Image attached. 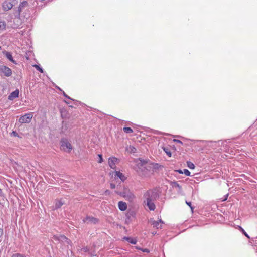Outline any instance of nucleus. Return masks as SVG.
Wrapping results in <instances>:
<instances>
[{"label":"nucleus","instance_id":"nucleus-1","mask_svg":"<svg viewBox=\"0 0 257 257\" xmlns=\"http://www.w3.org/2000/svg\"><path fill=\"white\" fill-rule=\"evenodd\" d=\"M159 196V193L156 189H150L144 195V203L150 210H154L156 208L154 201Z\"/></svg>","mask_w":257,"mask_h":257},{"label":"nucleus","instance_id":"nucleus-2","mask_svg":"<svg viewBox=\"0 0 257 257\" xmlns=\"http://www.w3.org/2000/svg\"><path fill=\"white\" fill-rule=\"evenodd\" d=\"M149 167H150L147 161L139 159L136 161L134 168L139 175L145 176L147 174Z\"/></svg>","mask_w":257,"mask_h":257},{"label":"nucleus","instance_id":"nucleus-3","mask_svg":"<svg viewBox=\"0 0 257 257\" xmlns=\"http://www.w3.org/2000/svg\"><path fill=\"white\" fill-rule=\"evenodd\" d=\"M117 194L124 197L126 200L130 202L133 201L135 198L134 194L130 191V189L124 187L122 192H119L117 191H115Z\"/></svg>","mask_w":257,"mask_h":257},{"label":"nucleus","instance_id":"nucleus-4","mask_svg":"<svg viewBox=\"0 0 257 257\" xmlns=\"http://www.w3.org/2000/svg\"><path fill=\"white\" fill-rule=\"evenodd\" d=\"M53 238L56 241H58V243H63L64 245L68 246L71 243V240L64 235H55L53 236Z\"/></svg>","mask_w":257,"mask_h":257},{"label":"nucleus","instance_id":"nucleus-5","mask_svg":"<svg viewBox=\"0 0 257 257\" xmlns=\"http://www.w3.org/2000/svg\"><path fill=\"white\" fill-rule=\"evenodd\" d=\"M61 147L66 152H70L72 150V147L70 143L66 138H62L60 141Z\"/></svg>","mask_w":257,"mask_h":257},{"label":"nucleus","instance_id":"nucleus-6","mask_svg":"<svg viewBox=\"0 0 257 257\" xmlns=\"http://www.w3.org/2000/svg\"><path fill=\"white\" fill-rule=\"evenodd\" d=\"M17 3L16 0H6L2 3V7L4 11H7L11 9L13 6Z\"/></svg>","mask_w":257,"mask_h":257},{"label":"nucleus","instance_id":"nucleus-7","mask_svg":"<svg viewBox=\"0 0 257 257\" xmlns=\"http://www.w3.org/2000/svg\"><path fill=\"white\" fill-rule=\"evenodd\" d=\"M32 118V115L31 113H27L21 116L19 119V121L21 123H28L31 121Z\"/></svg>","mask_w":257,"mask_h":257},{"label":"nucleus","instance_id":"nucleus-8","mask_svg":"<svg viewBox=\"0 0 257 257\" xmlns=\"http://www.w3.org/2000/svg\"><path fill=\"white\" fill-rule=\"evenodd\" d=\"M0 73L6 77H9L12 75V70L7 66L0 65Z\"/></svg>","mask_w":257,"mask_h":257},{"label":"nucleus","instance_id":"nucleus-9","mask_svg":"<svg viewBox=\"0 0 257 257\" xmlns=\"http://www.w3.org/2000/svg\"><path fill=\"white\" fill-rule=\"evenodd\" d=\"M83 221L87 224L92 223L95 224L98 222V219L93 217L87 216L83 219Z\"/></svg>","mask_w":257,"mask_h":257},{"label":"nucleus","instance_id":"nucleus-10","mask_svg":"<svg viewBox=\"0 0 257 257\" xmlns=\"http://www.w3.org/2000/svg\"><path fill=\"white\" fill-rule=\"evenodd\" d=\"M2 53L10 61L15 64H17L16 61L13 59L11 53L6 51V50H4Z\"/></svg>","mask_w":257,"mask_h":257},{"label":"nucleus","instance_id":"nucleus-11","mask_svg":"<svg viewBox=\"0 0 257 257\" xmlns=\"http://www.w3.org/2000/svg\"><path fill=\"white\" fill-rule=\"evenodd\" d=\"M19 91L18 89H16L13 92H11L8 96V99L9 100H13L14 99L19 97Z\"/></svg>","mask_w":257,"mask_h":257},{"label":"nucleus","instance_id":"nucleus-12","mask_svg":"<svg viewBox=\"0 0 257 257\" xmlns=\"http://www.w3.org/2000/svg\"><path fill=\"white\" fill-rule=\"evenodd\" d=\"M118 161V159L115 157H110L109 158L108 164L110 167L113 169L115 168V163Z\"/></svg>","mask_w":257,"mask_h":257},{"label":"nucleus","instance_id":"nucleus-13","mask_svg":"<svg viewBox=\"0 0 257 257\" xmlns=\"http://www.w3.org/2000/svg\"><path fill=\"white\" fill-rule=\"evenodd\" d=\"M64 204H65V203L63 199L56 200L55 204L54 206V209H57L61 208V207Z\"/></svg>","mask_w":257,"mask_h":257},{"label":"nucleus","instance_id":"nucleus-14","mask_svg":"<svg viewBox=\"0 0 257 257\" xmlns=\"http://www.w3.org/2000/svg\"><path fill=\"white\" fill-rule=\"evenodd\" d=\"M171 185L173 187H176L177 188V191L179 193L182 194V189L181 186L176 181L172 182Z\"/></svg>","mask_w":257,"mask_h":257},{"label":"nucleus","instance_id":"nucleus-15","mask_svg":"<svg viewBox=\"0 0 257 257\" xmlns=\"http://www.w3.org/2000/svg\"><path fill=\"white\" fill-rule=\"evenodd\" d=\"M118 208L121 211H125L127 209V204L125 202L119 201L118 202Z\"/></svg>","mask_w":257,"mask_h":257},{"label":"nucleus","instance_id":"nucleus-16","mask_svg":"<svg viewBox=\"0 0 257 257\" xmlns=\"http://www.w3.org/2000/svg\"><path fill=\"white\" fill-rule=\"evenodd\" d=\"M28 5V3L27 1H23L21 3L18 7V13L20 14L22 11L23 8Z\"/></svg>","mask_w":257,"mask_h":257},{"label":"nucleus","instance_id":"nucleus-17","mask_svg":"<svg viewBox=\"0 0 257 257\" xmlns=\"http://www.w3.org/2000/svg\"><path fill=\"white\" fill-rule=\"evenodd\" d=\"M163 223V221L161 220H160L159 221L151 220L150 223L152 225H153L154 226L156 227L157 228H161V225H160V223Z\"/></svg>","mask_w":257,"mask_h":257},{"label":"nucleus","instance_id":"nucleus-18","mask_svg":"<svg viewBox=\"0 0 257 257\" xmlns=\"http://www.w3.org/2000/svg\"><path fill=\"white\" fill-rule=\"evenodd\" d=\"M124 239L127 240L128 242L132 244H136L137 243V240L135 238H132L131 237H124Z\"/></svg>","mask_w":257,"mask_h":257},{"label":"nucleus","instance_id":"nucleus-19","mask_svg":"<svg viewBox=\"0 0 257 257\" xmlns=\"http://www.w3.org/2000/svg\"><path fill=\"white\" fill-rule=\"evenodd\" d=\"M116 175L119 177L122 181H125L126 179L125 176L119 171H116Z\"/></svg>","mask_w":257,"mask_h":257},{"label":"nucleus","instance_id":"nucleus-20","mask_svg":"<svg viewBox=\"0 0 257 257\" xmlns=\"http://www.w3.org/2000/svg\"><path fill=\"white\" fill-rule=\"evenodd\" d=\"M164 151L166 153L168 157H171L172 156L171 152L168 147H164L162 148Z\"/></svg>","mask_w":257,"mask_h":257},{"label":"nucleus","instance_id":"nucleus-21","mask_svg":"<svg viewBox=\"0 0 257 257\" xmlns=\"http://www.w3.org/2000/svg\"><path fill=\"white\" fill-rule=\"evenodd\" d=\"M123 131L127 134L132 133L133 132V130L129 127H124L123 128Z\"/></svg>","mask_w":257,"mask_h":257},{"label":"nucleus","instance_id":"nucleus-22","mask_svg":"<svg viewBox=\"0 0 257 257\" xmlns=\"http://www.w3.org/2000/svg\"><path fill=\"white\" fill-rule=\"evenodd\" d=\"M239 229L247 238H250V237L248 235V234L245 231V230L241 226H239Z\"/></svg>","mask_w":257,"mask_h":257},{"label":"nucleus","instance_id":"nucleus-23","mask_svg":"<svg viewBox=\"0 0 257 257\" xmlns=\"http://www.w3.org/2000/svg\"><path fill=\"white\" fill-rule=\"evenodd\" d=\"M6 28V24L4 22H0V31L3 30Z\"/></svg>","mask_w":257,"mask_h":257},{"label":"nucleus","instance_id":"nucleus-24","mask_svg":"<svg viewBox=\"0 0 257 257\" xmlns=\"http://www.w3.org/2000/svg\"><path fill=\"white\" fill-rule=\"evenodd\" d=\"M67 124L64 121H63L62 122V132H64L66 130H67Z\"/></svg>","mask_w":257,"mask_h":257},{"label":"nucleus","instance_id":"nucleus-25","mask_svg":"<svg viewBox=\"0 0 257 257\" xmlns=\"http://www.w3.org/2000/svg\"><path fill=\"white\" fill-rule=\"evenodd\" d=\"M34 66L36 68L37 70L43 73L44 72L43 69L38 65H34Z\"/></svg>","mask_w":257,"mask_h":257},{"label":"nucleus","instance_id":"nucleus-26","mask_svg":"<svg viewBox=\"0 0 257 257\" xmlns=\"http://www.w3.org/2000/svg\"><path fill=\"white\" fill-rule=\"evenodd\" d=\"M187 166L190 169H194L195 168V165L194 164L191 162H187Z\"/></svg>","mask_w":257,"mask_h":257},{"label":"nucleus","instance_id":"nucleus-27","mask_svg":"<svg viewBox=\"0 0 257 257\" xmlns=\"http://www.w3.org/2000/svg\"><path fill=\"white\" fill-rule=\"evenodd\" d=\"M183 173H184L185 175L186 176H189L190 175V171L186 169H185L183 170Z\"/></svg>","mask_w":257,"mask_h":257},{"label":"nucleus","instance_id":"nucleus-28","mask_svg":"<svg viewBox=\"0 0 257 257\" xmlns=\"http://www.w3.org/2000/svg\"><path fill=\"white\" fill-rule=\"evenodd\" d=\"M185 202H186V204L190 207V208L191 209L192 211H193L194 207L192 206L191 202H188L187 201H186Z\"/></svg>","mask_w":257,"mask_h":257},{"label":"nucleus","instance_id":"nucleus-29","mask_svg":"<svg viewBox=\"0 0 257 257\" xmlns=\"http://www.w3.org/2000/svg\"><path fill=\"white\" fill-rule=\"evenodd\" d=\"M12 257H25V256L22 254H20V253H16V254H14L12 256Z\"/></svg>","mask_w":257,"mask_h":257},{"label":"nucleus","instance_id":"nucleus-30","mask_svg":"<svg viewBox=\"0 0 257 257\" xmlns=\"http://www.w3.org/2000/svg\"><path fill=\"white\" fill-rule=\"evenodd\" d=\"M98 157L99 158L98 163H101L103 162V158H102V155L101 154H98Z\"/></svg>","mask_w":257,"mask_h":257},{"label":"nucleus","instance_id":"nucleus-31","mask_svg":"<svg viewBox=\"0 0 257 257\" xmlns=\"http://www.w3.org/2000/svg\"><path fill=\"white\" fill-rule=\"evenodd\" d=\"M63 96H64L65 97H66V98H68V99H70V100H73V99H72V98H71L69 96H68V95H67V94L64 92V91H63Z\"/></svg>","mask_w":257,"mask_h":257},{"label":"nucleus","instance_id":"nucleus-32","mask_svg":"<svg viewBox=\"0 0 257 257\" xmlns=\"http://www.w3.org/2000/svg\"><path fill=\"white\" fill-rule=\"evenodd\" d=\"M4 234L3 229L2 228H0V241H1V238Z\"/></svg>","mask_w":257,"mask_h":257},{"label":"nucleus","instance_id":"nucleus-33","mask_svg":"<svg viewBox=\"0 0 257 257\" xmlns=\"http://www.w3.org/2000/svg\"><path fill=\"white\" fill-rule=\"evenodd\" d=\"M11 135H13V136H15V137L18 136V134L16 131H13L11 133Z\"/></svg>","mask_w":257,"mask_h":257},{"label":"nucleus","instance_id":"nucleus-34","mask_svg":"<svg viewBox=\"0 0 257 257\" xmlns=\"http://www.w3.org/2000/svg\"><path fill=\"white\" fill-rule=\"evenodd\" d=\"M173 141L175 142L181 144H183V142L181 141H180V140L174 139Z\"/></svg>","mask_w":257,"mask_h":257},{"label":"nucleus","instance_id":"nucleus-35","mask_svg":"<svg viewBox=\"0 0 257 257\" xmlns=\"http://www.w3.org/2000/svg\"><path fill=\"white\" fill-rule=\"evenodd\" d=\"M115 187L116 186H115V185L114 184H113L112 183H110V188L111 189H114V188H115Z\"/></svg>","mask_w":257,"mask_h":257},{"label":"nucleus","instance_id":"nucleus-36","mask_svg":"<svg viewBox=\"0 0 257 257\" xmlns=\"http://www.w3.org/2000/svg\"><path fill=\"white\" fill-rule=\"evenodd\" d=\"M142 251H143V252H146V253H149V249H147V248L142 249Z\"/></svg>","mask_w":257,"mask_h":257},{"label":"nucleus","instance_id":"nucleus-37","mask_svg":"<svg viewBox=\"0 0 257 257\" xmlns=\"http://www.w3.org/2000/svg\"><path fill=\"white\" fill-rule=\"evenodd\" d=\"M176 171L180 174H183V170L182 171V170L179 169L177 170Z\"/></svg>","mask_w":257,"mask_h":257},{"label":"nucleus","instance_id":"nucleus-38","mask_svg":"<svg viewBox=\"0 0 257 257\" xmlns=\"http://www.w3.org/2000/svg\"><path fill=\"white\" fill-rule=\"evenodd\" d=\"M136 150V148L132 147V151L133 152H135V151Z\"/></svg>","mask_w":257,"mask_h":257},{"label":"nucleus","instance_id":"nucleus-39","mask_svg":"<svg viewBox=\"0 0 257 257\" xmlns=\"http://www.w3.org/2000/svg\"><path fill=\"white\" fill-rule=\"evenodd\" d=\"M228 195V194H227V195H226L225 198L223 200V201H225V200H227V198Z\"/></svg>","mask_w":257,"mask_h":257},{"label":"nucleus","instance_id":"nucleus-40","mask_svg":"<svg viewBox=\"0 0 257 257\" xmlns=\"http://www.w3.org/2000/svg\"><path fill=\"white\" fill-rule=\"evenodd\" d=\"M105 193L106 194H109V191L108 190H107L106 191H105Z\"/></svg>","mask_w":257,"mask_h":257},{"label":"nucleus","instance_id":"nucleus-41","mask_svg":"<svg viewBox=\"0 0 257 257\" xmlns=\"http://www.w3.org/2000/svg\"><path fill=\"white\" fill-rule=\"evenodd\" d=\"M65 102H66V103H67V104H70V102L69 101H65Z\"/></svg>","mask_w":257,"mask_h":257},{"label":"nucleus","instance_id":"nucleus-42","mask_svg":"<svg viewBox=\"0 0 257 257\" xmlns=\"http://www.w3.org/2000/svg\"><path fill=\"white\" fill-rule=\"evenodd\" d=\"M136 248L137 249H139V250H142V249H141V248L139 247H137Z\"/></svg>","mask_w":257,"mask_h":257},{"label":"nucleus","instance_id":"nucleus-43","mask_svg":"<svg viewBox=\"0 0 257 257\" xmlns=\"http://www.w3.org/2000/svg\"><path fill=\"white\" fill-rule=\"evenodd\" d=\"M2 193V190L0 189V194H1Z\"/></svg>","mask_w":257,"mask_h":257},{"label":"nucleus","instance_id":"nucleus-44","mask_svg":"<svg viewBox=\"0 0 257 257\" xmlns=\"http://www.w3.org/2000/svg\"><path fill=\"white\" fill-rule=\"evenodd\" d=\"M1 49H2V47H1V46H0V50H1Z\"/></svg>","mask_w":257,"mask_h":257}]
</instances>
